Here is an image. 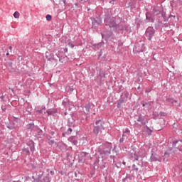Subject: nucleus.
I'll return each instance as SVG.
<instances>
[{"label":"nucleus","mask_w":182,"mask_h":182,"mask_svg":"<svg viewBox=\"0 0 182 182\" xmlns=\"http://www.w3.org/2000/svg\"><path fill=\"white\" fill-rule=\"evenodd\" d=\"M78 159H79L80 161L85 162L88 159H90V154L89 153H86V152H80L78 154Z\"/></svg>","instance_id":"nucleus-1"},{"label":"nucleus","mask_w":182,"mask_h":182,"mask_svg":"<svg viewBox=\"0 0 182 182\" xmlns=\"http://www.w3.org/2000/svg\"><path fill=\"white\" fill-rule=\"evenodd\" d=\"M146 36H147L149 41H151V38L154 36V28H153L152 27H149L146 29Z\"/></svg>","instance_id":"nucleus-2"},{"label":"nucleus","mask_w":182,"mask_h":182,"mask_svg":"<svg viewBox=\"0 0 182 182\" xmlns=\"http://www.w3.org/2000/svg\"><path fill=\"white\" fill-rule=\"evenodd\" d=\"M102 149L104 154H110V150H112V144L107 143L105 145H103Z\"/></svg>","instance_id":"nucleus-3"},{"label":"nucleus","mask_w":182,"mask_h":182,"mask_svg":"<svg viewBox=\"0 0 182 182\" xmlns=\"http://www.w3.org/2000/svg\"><path fill=\"white\" fill-rule=\"evenodd\" d=\"M99 129H100L99 126L95 127L93 129V133L95 134H99Z\"/></svg>","instance_id":"nucleus-4"},{"label":"nucleus","mask_w":182,"mask_h":182,"mask_svg":"<svg viewBox=\"0 0 182 182\" xmlns=\"http://www.w3.org/2000/svg\"><path fill=\"white\" fill-rule=\"evenodd\" d=\"M31 151H33V150H35V144H34L33 141H31Z\"/></svg>","instance_id":"nucleus-5"},{"label":"nucleus","mask_w":182,"mask_h":182,"mask_svg":"<svg viewBox=\"0 0 182 182\" xmlns=\"http://www.w3.org/2000/svg\"><path fill=\"white\" fill-rule=\"evenodd\" d=\"M14 18H19V12L18 11L14 12Z\"/></svg>","instance_id":"nucleus-6"},{"label":"nucleus","mask_w":182,"mask_h":182,"mask_svg":"<svg viewBox=\"0 0 182 182\" xmlns=\"http://www.w3.org/2000/svg\"><path fill=\"white\" fill-rule=\"evenodd\" d=\"M44 182H50V180L49 179V177L45 176L44 178Z\"/></svg>","instance_id":"nucleus-7"},{"label":"nucleus","mask_w":182,"mask_h":182,"mask_svg":"<svg viewBox=\"0 0 182 182\" xmlns=\"http://www.w3.org/2000/svg\"><path fill=\"white\" fill-rule=\"evenodd\" d=\"M51 19H52V16L48 14V15L46 16V20H47V21H50Z\"/></svg>","instance_id":"nucleus-8"},{"label":"nucleus","mask_w":182,"mask_h":182,"mask_svg":"<svg viewBox=\"0 0 182 182\" xmlns=\"http://www.w3.org/2000/svg\"><path fill=\"white\" fill-rule=\"evenodd\" d=\"M122 103H123V102L122 101H119V102L117 103L118 109H120V107H122Z\"/></svg>","instance_id":"nucleus-9"},{"label":"nucleus","mask_w":182,"mask_h":182,"mask_svg":"<svg viewBox=\"0 0 182 182\" xmlns=\"http://www.w3.org/2000/svg\"><path fill=\"white\" fill-rule=\"evenodd\" d=\"M68 134H70L72 133V128H69L67 132Z\"/></svg>","instance_id":"nucleus-10"},{"label":"nucleus","mask_w":182,"mask_h":182,"mask_svg":"<svg viewBox=\"0 0 182 182\" xmlns=\"http://www.w3.org/2000/svg\"><path fill=\"white\" fill-rule=\"evenodd\" d=\"M68 45L70 46V48H75V45H73L72 43H69Z\"/></svg>","instance_id":"nucleus-11"},{"label":"nucleus","mask_w":182,"mask_h":182,"mask_svg":"<svg viewBox=\"0 0 182 182\" xmlns=\"http://www.w3.org/2000/svg\"><path fill=\"white\" fill-rule=\"evenodd\" d=\"M73 144H74L75 146H76V145L77 144V141L73 140Z\"/></svg>","instance_id":"nucleus-12"},{"label":"nucleus","mask_w":182,"mask_h":182,"mask_svg":"<svg viewBox=\"0 0 182 182\" xmlns=\"http://www.w3.org/2000/svg\"><path fill=\"white\" fill-rule=\"evenodd\" d=\"M171 103H172V105H176V103H177V101L173 100Z\"/></svg>","instance_id":"nucleus-13"},{"label":"nucleus","mask_w":182,"mask_h":182,"mask_svg":"<svg viewBox=\"0 0 182 182\" xmlns=\"http://www.w3.org/2000/svg\"><path fill=\"white\" fill-rule=\"evenodd\" d=\"M70 92H73V87H70Z\"/></svg>","instance_id":"nucleus-14"},{"label":"nucleus","mask_w":182,"mask_h":182,"mask_svg":"<svg viewBox=\"0 0 182 182\" xmlns=\"http://www.w3.org/2000/svg\"><path fill=\"white\" fill-rule=\"evenodd\" d=\"M99 123H100V120H98V121H97L96 122H95V124L97 125V124H99Z\"/></svg>","instance_id":"nucleus-15"},{"label":"nucleus","mask_w":182,"mask_h":182,"mask_svg":"<svg viewBox=\"0 0 182 182\" xmlns=\"http://www.w3.org/2000/svg\"><path fill=\"white\" fill-rule=\"evenodd\" d=\"M9 48L11 52L12 51V46H9Z\"/></svg>","instance_id":"nucleus-16"},{"label":"nucleus","mask_w":182,"mask_h":182,"mask_svg":"<svg viewBox=\"0 0 182 182\" xmlns=\"http://www.w3.org/2000/svg\"><path fill=\"white\" fill-rule=\"evenodd\" d=\"M119 141H120V143H123V139H121L119 140Z\"/></svg>","instance_id":"nucleus-17"},{"label":"nucleus","mask_w":182,"mask_h":182,"mask_svg":"<svg viewBox=\"0 0 182 182\" xmlns=\"http://www.w3.org/2000/svg\"><path fill=\"white\" fill-rule=\"evenodd\" d=\"M146 105H147V103L143 104V105H142L143 107H144V106H146Z\"/></svg>","instance_id":"nucleus-18"},{"label":"nucleus","mask_w":182,"mask_h":182,"mask_svg":"<svg viewBox=\"0 0 182 182\" xmlns=\"http://www.w3.org/2000/svg\"><path fill=\"white\" fill-rule=\"evenodd\" d=\"M135 159H136V160H139V157L136 156V157L135 158Z\"/></svg>","instance_id":"nucleus-19"},{"label":"nucleus","mask_w":182,"mask_h":182,"mask_svg":"<svg viewBox=\"0 0 182 182\" xmlns=\"http://www.w3.org/2000/svg\"><path fill=\"white\" fill-rule=\"evenodd\" d=\"M6 55V56H9V53H7Z\"/></svg>","instance_id":"nucleus-20"},{"label":"nucleus","mask_w":182,"mask_h":182,"mask_svg":"<svg viewBox=\"0 0 182 182\" xmlns=\"http://www.w3.org/2000/svg\"><path fill=\"white\" fill-rule=\"evenodd\" d=\"M138 122H140V118H139Z\"/></svg>","instance_id":"nucleus-21"},{"label":"nucleus","mask_w":182,"mask_h":182,"mask_svg":"<svg viewBox=\"0 0 182 182\" xmlns=\"http://www.w3.org/2000/svg\"><path fill=\"white\" fill-rule=\"evenodd\" d=\"M87 111L89 112V108H87Z\"/></svg>","instance_id":"nucleus-22"},{"label":"nucleus","mask_w":182,"mask_h":182,"mask_svg":"<svg viewBox=\"0 0 182 182\" xmlns=\"http://www.w3.org/2000/svg\"><path fill=\"white\" fill-rule=\"evenodd\" d=\"M123 164H126V162H124Z\"/></svg>","instance_id":"nucleus-23"}]
</instances>
